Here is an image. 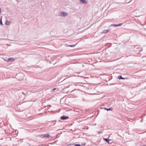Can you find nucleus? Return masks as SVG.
<instances>
[{"mask_svg":"<svg viewBox=\"0 0 146 146\" xmlns=\"http://www.w3.org/2000/svg\"><path fill=\"white\" fill-rule=\"evenodd\" d=\"M68 118H69L68 117L66 116H65L64 115L61 116L60 117V119H68Z\"/></svg>","mask_w":146,"mask_h":146,"instance_id":"f257e3e1","label":"nucleus"},{"mask_svg":"<svg viewBox=\"0 0 146 146\" xmlns=\"http://www.w3.org/2000/svg\"><path fill=\"white\" fill-rule=\"evenodd\" d=\"M110 31V29L108 30H104L102 32V33L106 34L109 32Z\"/></svg>","mask_w":146,"mask_h":146,"instance_id":"f03ea898","label":"nucleus"},{"mask_svg":"<svg viewBox=\"0 0 146 146\" xmlns=\"http://www.w3.org/2000/svg\"><path fill=\"white\" fill-rule=\"evenodd\" d=\"M80 3L81 4H85L87 3V2L86 0H80Z\"/></svg>","mask_w":146,"mask_h":146,"instance_id":"7ed1b4c3","label":"nucleus"},{"mask_svg":"<svg viewBox=\"0 0 146 146\" xmlns=\"http://www.w3.org/2000/svg\"><path fill=\"white\" fill-rule=\"evenodd\" d=\"M61 15L63 16H66L67 15V13H64V12H61Z\"/></svg>","mask_w":146,"mask_h":146,"instance_id":"20e7f679","label":"nucleus"},{"mask_svg":"<svg viewBox=\"0 0 146 146\" xmlns=\"http://www.w3.org/2000/svg\"><path fill=\"white\" fill-rule=\"evenodd\" d=\"M44 137L46 138H49L50 137V136L49 134H46L44 135Z\"/></svg>","mask_w":146,"mask_h":146,"instance_id":"39448f33","label":"nucleus"},{"mask_svg":"<svg viewBox=\"0 0 146 146\" xmlns=\"http://www.w3.org/2000/svg\"><path fill=\"white\" fill-rule=\"evenodd\" d=\"M11 22L10 21H7L5 22V24L7 25H9L10 24Z\"/></svg>","mask_w":146,"mask_h":146,"instance_id":"423d86ee","label":"nucleus"},{"mask_svg":"<svg viewBox=\"0 0 146 146\" xmlns=\"http://www.w3.org/2000/svg\"><path fill=\"white\" fill-rule=\"evenodd\" d=\"M15 60V59L13 58H10L8 59L9 61H14Z\"/></svg>","mask_w":146,"mask_h":146,"instance_id":"0eeeda50","label":"nucleus"},{"mask_svg":"<svg viewBox=\"0 0 146 146\" xmlns=\"http://www.w3.org/2000/svg\"><path fill=\"white\" fill-rule=\"evenodd\" d=\"M103 139L107 143H109V140H108L107 139L105 138H103Z\"/></svg>","mask_w":146,"mask_h":146,"instance_id":"6e6552de","label":"nucleus"},{"mask_svg":"<svg viewBox=\"0 0 146 146\" xmlns=\"http://www.w3.org/2000/svg\"><path fill=\"white\" fill-rule=\"evenodd\" d=\"M118 78L119 79H125L124 78H122L121 76H118Z\"/></svg>","mask_w":146,"mask_h":146,"instance_id":"1a4fd4ad","label":"nucleus"},{"mask_svg":"<svg viewBox=\"0 0 146 146\" xmlns=\"http://www.w3.org/2000/svg\"><path fill=\"white\" fill-rule=\"evenodd\" d=\"M76 45V44L74 45H69L68 46L71 47H73L75 46Z\"/></svg>","mask_w":146,"mask_h":146,"instance_id":"9d476101","label":"nucleus"},{"mask_svg":"<svg viewBox=\"0 0 146 146\" xmlns=\"http://www.w3.org/2000/svg\"><path fill=\"white\" fill-rule=\"evenodd\" d=\"M111 26H113L114 27H117V25H115V24H112L111 25Z\"/></svg>","mask_w":146,"mask_h":146,"instance_id":"9b49d317","label":"nucleus"},{"mask_svg":"<svg viewBox=\"0 0 146 146\" xmlns=\"http://www.w3.org/2000/svg\"><path fill=\"white\" fill-rule=\"evenodd\" d=\"M0 24L1 25H3V24L2 23V18H1V21H0Z\"/></svg>","mask_w":146,"mask_h":146,"instance_id":"f8f14e48","label":"nucleus"},{"mask_svg":"<svg viewBox=\"0 0 146 146\" xmlns=\"http://www.w3.org/2000/svg\"><path fill=\"white\" fill-rule=\"evenodd\" d=\"M113 110V108H110L109 109V110H110V111H112Z\"/></svg>","mask_w":146,"mask_h":146,"instance_id":"ddd939ff","label":"nucleus"},{"mask_svg":"<svg viewBox=\"0 0 146 146\" xmlns=\"http://www.w3.org/2000/svg\"><path fill=\"white\" fill-rule=\"evenodd\" d=\"M74 146H81L79 144H77L75 145Z\"/></svg>","mask_w":146,"mask_h":146,"instance_id":"4468645a","label":"nucleus"},{"mask_svg":"<svg viewBox=\"0 0 146 146\" xmlns=\"http://www.w3.org/2000/svg\"><path fill=\"white\" fill-rule=\"evenodd\" d=\"M122 25V24L120 23L118 24H117V26H120L121 25Z\"/></svg>","mask_w":146,"mask_h":146,"instance_id":"2eb2a0df","label":"nucleus"},{"mask_svg":"<svg viewBox=\"0 0 146 146\" xmlns=\"http://www.w3.org/2000/svg\"><path fill=\"white\" fill-rule=\"evenodd\" d=\"M104 109L105 110H107V111H109V109H107V108H105Z\"/></svg>","mask_w":146,"mask_h":146,"instance_id":"dca6fc26","label":"nucleus"},{"mask_svg":"<svg viewBox=\"0 0 146 146\" xmlns=\"http://www.w3.org/2000/svg\"><path fill=\"white\" fill-rule=\"evenodd\" d=\"M56 88H53V89L52 90H53V91H54V90H56Z\"/></svg>","mask_w":146,"mask_h":146,"instance_id":"f3484780","label":"nucleus"},{"mask_svg":"<svg viewBox=\"0 0 146 146\" xmlns=\"http://www.w3.org/2000/svg\"><path fill=\"white\" fill-rule=\"evenodd\" d=\"M99 133H102V132H98Z\"/></svg>","mask_w":146,"mask_h":146,"instance_id":"a211bd4d","label":"nucleus"}]
</instances>
